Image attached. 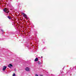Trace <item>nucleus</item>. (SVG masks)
I'll return each mask as SVG.
<instances>
[{"label": "nucleus", "mask_w": 76, "mask_h": 76, "mask_svg": "<svg viewBox=\"0 0 76 76\" xmlns=\"http://www.w3.org/2000/svg\"><path fill=\"white\" fill-rule=\"evenodd\" d=\"M41 58H42V56H41Z\"/></svg>", "instance_id": "ddd939ff"}, {"label": "nucleus", "mask_w": 76, "mask_h": 76, "mask_svg": "<svg viewBox=\"0 0 76 76\" xmlns=\"http://www.w3.org/2000/svg\"><path fill=\"white\" fill-rule=\"evenodd\" d=\"M35 76H38V74H36L35 75Z\"/></svg>", "instance_id": "9b49d317"}, {"label": "nucleus", "mask_w": 76, "mask_h": 76, "mask_svg": "<svg viewBox=\"0 0 76 76\" xmlns=\"http://www.w3.org/2000/svg\"><path fill=\"white\" fill-rule=\"evenodd\" d=\"M38 61V58H36L34 60L35 61Z\"/></svg>", "instance_id": "423d86ee"}, {"label": "nucleus", "mask_w": 76, "mask_h": 76, "mask_svg": "<svg viewBox=\"0 0 76 76\" xmlns=\"http://www.w3.org/2000/svg\"><path fill=\"white\" fill-rule=\"evenodd\" d=\"M7 18H8V19H11V17L9 16H8Z\"/></svg>", "instance_id": "0eeeda50"}, {"label": "nucleus", "mask_w": 76, "mask_h": 76, "mask_svg": "<svg viewBox=\"0 0 76 76\" xmlns=\"http://www.w3.org/2000/svg\"><path fill=\"white\" fill-rule=\"evenodd\" d=\"M6 68H7V67H6V66H4L3 67V71H4V70L6 69Z\"/></svg>", "instance_id": "7ed1b4c3"}, {"label": "nucleus", "mask_w": 76, "mask_h": 76, "mask_svg": "<svg viewBox=\"0 0 76 76\" xmlns=\"http://www.w3.org/2000/svg\"><path fill=\"white\" fill-rule=\"evenodd\" d=\"M1 31H2V32H3V33H2V34H3V33L4 32V30H3V29H1Z\"/></svg>", "instance_id": "1a4fd4ad"}, {"label": "nucleus", "mask_w": 76, "mask_h": 76, "mask_svg": "<svg viewBox=\"0 0 76 76\" xmlns=\"http://www.w3.org/2000/svg\"><path fill=\"white\" fill-rule=\"evenodd\" d=\"M8 67L10 68H11V67H13V65H12L11 64H10L8 65Z\"/></svg>", "instance_id": "20e7f679"}, {"label": "nucleus", "mask_w": 76, "mask_h": 76, "mask_svg": "<svg viewBox=\"0 0 76 76\" xmlns=\"http://www.w3.org/2000/svg\"><path fill=\"white\" fill-rule=\"evenodd\" d=\"M3 10L4 12L5 13H8L9 12V11H8V10L6 8H4V9Z\"/></svg>", "instance_id": "f257e3e1"}, {"label": "nucleus", "mask_w": 76, "mask_h": 76, "mask_svg": "<svg viewBox=\"0 0 76 76\" xmlns=\"http://www.w3.org/2000/svg\"><path fill=\"white\" fill-rule=\"evenodd\" d=\"M38 64H41V62H40L39 61L38 62Z\"/></svg>", "instance_id": "6e6552de"}, {"label": "nucleus", "mask_w": 76, "mask_h": 76, "mask_svg": "<svg viewBox=\"0 0 76 76\" xmlns=\"http://www.w3.org/2000/svg\"><path fill=\"white\" fill-rule=\"evenodd\" d=\"M22 15L23 16H24V18H26V19L27 18V15H26V14L25 13H23V12H22Z\"/></svg>", "instance_id": "f03ea898"}, {"label": "nucleus", "mask_w": 76, "mask_h": 76, "mask_svg": "<svg viewBox=\"0 0 76 76\" xmlns=\"http://www.w3.org/2000/svg\"><path fill=\"white\" fill-rule=\"evenodd\" d=\"M25 70L26 71H29V68L28 67H27L25 69Z\"/></svg>", "instance_id": "39448f33"}, {"label": "nucleus", "mask_w": 76, "mask_h": 76, "mask_svg": "<svg viewBox=\"0 0 76 76\" xmlns=\"http://www.w3.org/2000/svg\"><path fill=\"white\" fill-rule=\"evenodd\" d=\"M40 76H42V75H40Z\"/></svg>", "instance_id": "f8f14e48"}, {"label": "nucleus", "mask_w": 76, "mask_h": 76, "mask_svg": "<svg viewBox=\"0 0 76 76\" xmlns=\"http://www.w3.org/2000/svg\"><path fill=\"white\" fill-rule=\"evenodd\" d=\"M16 76V75H15V74L14 73L13 75V76Z\"/></svg>", "instance_id": "9d476101"}]
</instances>
